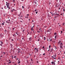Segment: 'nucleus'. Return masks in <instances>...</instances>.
<instances>
[{"instance_id":"f257e3e1","label":"nucleus","mask_w":65,"mask_h":65,"mask_svg":"<svg viewBox=\"0 0 65 65\" xmlns=\"http://www.w3.org/2000/svg\"><path fill=\"white\" fill-rule=\"evenodd\" d=\"M34 50L35 52H38V48L37 49L36 48H35Z\"/></svg>"},{"instance_id":"f03ea898","label":"nucleus","mask_w":65,"mask_h":65,"mask_svg":"<svg viewBox=\"0 0 65 65\" xmlns=\"http://www.w3.org/2000/svg\"><path fill=\"white\" fill-rule=\"evenodd\" d=\"M50 53H51V52H52L53 51V48H52L51 49V50H50Z\"/></svg>"},{"instance_id":"7ed1b4c3","label":"nucleus","mask_w":65,"mask_h":65,"mask_svg":"<svg viewBox=\"0 0 65 65\" xmlns=\"http://www.w3.org/2000/svg\"><path fill=\"white\" fill-rule=\"evenodd\" d=\"M50 31H51V29H50L48 30H47V32H50Z\"/></svg>"},{"instance_id":"20e7f679","label":"nucleus","mask_w":65,"mask_h":65,"mask_svg":"<svg viewBox=\"0 0 65 65\" xmlns=\"http://www.w3.org/2000/svg\"><path fill=\"white\" fill-rule=\"evenodd\" d=\"M4 23H5V22H4L3 23H2L1 25H4Z\"/></svg>"},{"instance_id":"39448f33","label":"nucleus","mask_w":65,"mask_h":65,"mask_svg":"<svg viewBox=\"0 0 65 65\" xmlns=\"http://www.w3.org/2000/svg\"><path fill=\"white\" fill-rule=\"evenodd\" d=\"M33 63V62H32V61H30V65H32V63Z\"/></svg>"},{"instance_id":"423d86ee","label":"nucleus","mask_w":65,"mask_h":65,"mask_svg":"<svg viewBox=\"0 0 65 65\" xmlns=\"http://www.w3.org/2000/svg\"><path fill=\"white\" fill-rule=\"evenodd\" d=\"M47 15L48 18H50V15L49 14H48Z\"/></svg>"},{"instance_id":"0eeeda50","label":"nucleus","mask_w":65,"mask_h":65,"mask_svg":"<svg viewBox=\"0 0 65 65\" xmlns=\"http://www.w3.org/2000/svg\"><path fill=\"white\" fill-rule=\"evenodd\" d=\"M20 62H20V60H18V64H20Z\"/></svg>"},{"instance_id":"6e6552de","label":"nucleus","mask_w":65,"mask_h":65,"mask_svg":"<svg viewBox=\"0 0 65 65\" xmlns=\"http://www.w3.org/2000/svg\"><path fill=\"white\" fill-rule=\"evenodd\" d=\"M60 45H61V46H62V45H63V44L62 43H60Z\"/></svg>"},{"instance_id":"1a4fd4ad","label":"nucleus","mask_w":65,"mask_h":65,"mask_svg":"<svg viewBox=\"0 0 65 65\" xmlns=\"http://www.w3.org/2000/svg\"><path fill=\"white\" fill-rule=\"evenodd\" d=\"M4 8H5V9H6L7 8L6 7V6H4Z\"/></svg>"},{"instance_id":"9d476101","label":"nucleus","mask_w":65,"mask_h":65,"mask_svg":"<svg viewBox=\"0 0 65 65\" xmlns=\"http://www.w3.org/2000/svg\"><path fill=\"white\" fill-rule=\"evenodd\" d=\"M6 23H8V24H9V22H8V21H7L6 22Z\"/></svg>"},{"instance_id":"9b49d317","label":"nucleus","mask_w":65,"mask_h":65,"mask_svg":"<svg viewBox=\"0 0 65 65\" xmlns=\"http://www.w3.org/2000/svg\"><path fill=\"white\" fill-rule=\"evenodd\" d=\"M60 47L61 49L62 48V47H63V46H62L60 45Z\"/></svg>"},{"instance_id":"f8f14e48","label":"nucleus","mask_w":65,"mask_h":65,"mask_svg":"<svg viewBox=\"0 0 65 65\" xmlns=\"http://www.w3.org/2000/svg\"><path fill=\"white\" fill-rule=\"evenodd\" d=\"M10 44V46H11V47H12V46H13L12 45V44Z\"/></svg>"},{"instance_id":"ddd939ff","label":"nucleus","mask_w":65,"mask_h":65,"mask_svg":"<svg viewBox=\"0 0 65 65\" xmlns=\"http://www.w3.org/2000/svg\"><path fill=\"white\" fill-rule=\"evenodd\" d=\"M59 43H61V41H60L59 42H58V44H59Z\"/></svg>"},{"instance_id":"4468645a","label":"nucleus","mask_w":65,"mask_h":65,"mask_svg":"<svg viewBox=\"0 0 65 65\" xmlns=\"http://www.w3.org/2000/svg\"><path fill=\"white\" fill-rule=\"evenodd\" d=\"M44 38V40H45L46 39V38H45V37H43Z\"/></svg>"},{"instance_id":"2eb2a0df","label":"nucleus","mask_w":65,"mask_h":65,"mask_svg":"<svg viewBox=\"0 0 65 65\" xmlns=\"http://www.w3.org/2000/svg\"><path fill=\"white\" fill-rule=\"evenodd\" d=\"M61 26V25H58V27H59V28H60V26Z\"/></svg>"},{"instance_id":"dca6fc26","label":"nucleus","mask_w":65,"mask_h":65,"mask_svg":"<svg viewBox=\"0 0 65 65\" xmlns=\"http://www.w3.org/2000/svg\"><path fill=\"white\" fill-rule=\"evenodd\" d=\"M0 42L1 43V44H3V42L2 41H0Z\"/></svg>"},{"instance_id":"f3484780","label":"nucleus","mask_w":65,"mask_h":65,"mask_svg":"<svg viewBox=\"0 0 65 65\" xmlns=\"http://www.w3.org/2000/svg\"><path fill=\"white\" fill-rule=\"evenodd\" d=\"M51 63L52 64H53L54 63V62H53V61H52V62Z\"/></svg>"},{"instance_id":"a211bd4d","label":"nucleus","mask_w":65,"mask_h":65,"mask_svg":"<svg viewBox=\"0 0 65 65\" xmlns=\"http://www.w3.org/2000/svg\"><path fill=\"white\" fill-rule=\"evenodd\" d=\"M55 39H56V38H57V35H56L55 36Z\"/></svg>"},{"instance_id":"6ab92c4d","label":"nucleus","mask_w":65,"mask_h":65,"mask_svg":"<svg viewBox=\"0 0 65 65\" xmlns=\"http://www.w3.org/2000/svg\"><path fill=\"white\" fill-rule=\"evenodd\" d=\"M31 31H33V27H31Z\"/></svg>"},{"instance_id":"aec40b11","label":"nucleus","mask_w":65,"mask_h":65,"mask_svg":"<svg viewBox=\"0 0 65 65\" xmlns=\"http://www.w3.org/2000/svg\"><path fill=\"white\" fill-rule=\"evenodd\" d=\"M18 51H20V48H18Z\"/></svg>"},{"instance_id":"412c9836","label":"nucleus","mask_w":65,"mask_h":65,"mask_svg":"<svg viewBox=\"0 0 65 65\" xmlns=\"http://www.w3.org/2000/svg\"><path fill=\"white\" fill-rule=\"evenodd\" d=\"M63 26H64L65 25V23H63L62 24Z\"/></svg>"},{"instance_id":"4be33fe9","label":"nucleus","mask_w":65,"mask_h":65,"mask_svg":"<svg viewBox=\"0 0 65 65\" xmlns=\"http://www.w3.org/2000/svg\"><path fill=\"white\" fill-rule=\"evenodd\" d=\"M54 57H55V58H56V54L55 55V56L54 55H53Z\"/></svg>"},{"instance_id":"5701e85b","label":"nucleus","mask_w":65,"mask_h":65,"mask_svg":"<svg viewBox=\"0 0 65 65\" xmlns=\"http://www.w3.org/2000/svg\"><path fill=\"white\" fill-rule=\"evenodd\" d=\"M35 11L36 12V11H37V9H35Z\"/></svg>"},{"instance_id":"b1692460","label":"nucleus","mask_w":65,"mask_h":65,"mask_svg":"<svg viewBox=\"0 0 65 65\" xmlns=\"http://www.w3.org/2000/svg\"><path fill=\"white\" fill-rule=\"evenodd\" d=\"M0 45H1V46H2V44H0Z\"/></svg>"},{"instance_id":"393cba45","label":"nucleus","mask_w":65,"mask_h":65,"mask_svg":"<svg viewBox=\"0 0 65 65\" xmlns=\"http://www.w3.org/2000/svg\"><path fill=\"white\" fill-rule=\"evenodd\" d=\"M22 8L23 9H24V6H22Z\"/></svg>"},{"instance_id":"a878e982","label":"nucleus","mask_w":65,"mask_h":65,"mask_svg":"<svg viewBox=\"0 0 65 65\" xmlns=\"http://www.w3.org/2000/svg\"><path fill=\"white\" fill-rule=\"evenodd\" d=\"M31 38H32L31 37H30V38H29V40H31Z\"/></svg>"},{"instance_id":"bb28decb","label":"nucleus","mask_w":65,"mask_h":65,"mask_svg":"<svg viewBox=\"0 0 65 65\" xmlns=\"http://www.w3.org/2000/svg\"><path fill=\"white\" fill-rule=\"evenodd\" d=\"M45 54L44 53V54H43V56H45Z\"/></svg>"},{"instance_id":"cd10ccee","label":"nucleus","mask_w":65,"mask_h":65,"mask_svg":"<svg viewBox=\"0 0 65 65\" xmlns=\"http://www.w3.org/2000/svg\"><path fill=\"white\" fill-rule=\"evenodd\" d=\"M53 65H55V63L54 62V63H53Z\"/></svg>"},{"instance_id":"c85d7f7f","label":"nucleus","mask_w":65,"mask_h":65,"mask_svg":"<svg viewBox=\"0 0 65 65\" xmlns=\"http://www.w3.org/2000/svg\"><path fill=\"white\" fill-rule=\"evenodd\" d=\"M63 11H65V9H63Z\"/></svg>"},{"instance_id":"c756f323","label":"nucleus","mask_w":65,"mask_h":65,"mask_svg":"<svg viewBox=\"0 0 65 65\" xmlns=\"http://www.w3.org/2000/svg\"><path fill=\"white\" fill-rule=\"evenodd\" d=\"M50 41H52V39H51L50 40Z\"/></svg>"},{"instance_id":"7c9ffc66","label":"nucleus","mask_w":65,"mask_h":65,"mask_svg":"<svg viewBox=\"0 0 65 65\" xmlns=\"http://www.w3.org/2000/svg\"><path fill=\"white\" fill-rule=\"evenodd\" d=\"M7 8H8V7H9V5H7Z\"/></svg>"},{"instance_id":"2f4dec72","label":"nucleus","mask_w":65,"mask_h":65,"mask_svg":"<svg viewBox=\"0 0 65 65\" xmlns=\"http://www.w3.org/2000/svg\"><path fill=\"white\" fill-rule=\"evenodd\" d=\"M56 35V33L55 32L54 33V35Z\"/></svg>"},{"instance_id":"473e14b6","label":"nucleus","mask_w":65,"mask_h":65,"mask_svg":"<svg viewBox=\"0 0 65 65\" xmlns=\"http://www.w3.org/2000/svg\"><path fill=\"white\" fill-rule=\"evenodd\" d=\"M49 48H51V45H50L49 46Z\"/></svg>"},{"instance_id":"72a5a7b5","label":"nucleus","mask_w":65,"mask_h":65,"mask_svg":"<svg viewBox=\"0 0 65 65\" xmlns=\"http://www.w3.org/2000/svg\"><path fill=\"white\" fill-rule=\"evenodd\" d=\"M55 15V13H54L53 14V16Z\"/></svg>"},{"instance_id":"f704fd0d","label":"nucleus","mask_w":65,"mask_h":65,"mask_svg":"<svg viewBox=\"0 0 65 65\" xmlns=\"http://www.w3.org/2000/svg\"><path fill=\"white\" fill-rule=\"evenodd\" d=\"M50 4H51V3H49V5H50Z\"/></svg>"},{"instance_id":"c9c22d12","label":"nucleus","mask_w":65,"mask_h":65,"mask_svg":"<svg viewBox=\"0 0 65 65\" xmlns=\"http://www.w3.org/2000/svg\"><path fill=\"white\" fill-rule=\"evenodd\" d=\"M13 30H14V28H13Z\"/></svg>"},{"instance_id":"e433bc0d","label":"nucleus","mask_w":65,"mask_h":65,"mask_svg":"<svg viewBox=\"0 0 65 65\" xmlns=\"http://www.w3.org/2000/svg\"><path fill=\"white\" fill-rule=\"evenodd\" d=\"M4 54L5 55V54H6V53H5V52H4Z\"/></svg>"},{"instance_id":"4c0bfd02","label":"nucleus","mask_w":65,"mask_h":65,"mask_svg":"<svg viewBox=\"0 0 65 65\" xmlns=\"http://www.w3.org/2000/svg\"><path fill=\"white\" fill-rule=\"evenodd\" d=\"M48 49H49V50H50L51 49V48H48Z\"/></svg>"},{"instance_id":"58836bf2","label":"nucleus","mask_w":65,"mask_h":65,"mask_svg":"<svg viewBox=\"0 0 65 65\" xmlns=\"http://www.w3.org/2000/svg\"><path fill=\"white\" fill-rule=\"evenodd\" d=\"M14 58H16V56H14Z\"/></svg>"},{"instance_id":"ea45409f","label":"nucleus","mask_w":65,"mask_h":65,"mask_svg":"<svg viewBox=\"0 0 65 65\" xmlns=\"http://www.w3.org/2000/svg\"><path fill=\"white\" fill-rule=\"evenodd\" d=\"M13 2H14L15 1V0H13Z\"/></svg>"},{"instance_id":"a19ab883","label":"nucleus","mask_w":65,"mask_h":65,"mask_svg":"<svg viewBox=\"0 0 65 65\" xmlns=\"http://www.w3.org/2000/svg\"><path fill=\"white\" fill-rule=\"evenodd\" d=\"M11 57H12V58L13 59V56H11Z\"/></svg>"},{"instance_id":"79ce46f5","label":"nucleus","mask_w":65,"mask_h":65,"mask_svg":"<svg viewBox=\"0 0 65 65\" xmlns=\"http://www.w3.org/2000/svg\"><path fill=\"white\" fill-rule=\"evenodd\" d=\"M27 16H28L29 15V14H27Z\"/></svg>"},{"instance_id":"37998d69","label":"nucleus","mask_w":65,"mask_h":65,"mask_svg":"<svg viewBox=\"0 0 65 65\" xmlns=\"http://www.w3.org/2000/svg\"><path fill=\"white\" fill-rule=\"evenodd\" d=\"M37 63H39V62H38V61H37Z\"/></svg>"},{"instance_id":"c03bdc74","label":"nucleus","mask_w":65,"mask_h":65,"mask_svg":"<svg viewBox=\"0 0 65 65\" xmlns=\"http://www.w3.org/2000/svg\"><path fill=\"white\" fill-rule=\"evenodd\" d=\"M44 48V46H43V48Z\"/></svg>"},{"instance_id":"a18cd8bd","label":"nucleus","mask_w":65,"mask_h":65,"mask_svg":"<svg viewBox=\"0 0 65 65\" xmlns=\"http://www.w3.org/2000/svg\"><path fill=\"white\" fill-rule=\"evenodd\" d=\"M8 4V5H9V4H9V3H8L7 4Z\"/></svg>"},{"instance_id":"49530a36","label":"nucleus","mask_w":65,"mask_h":65,"mask_svg":"<svg viewBox=\"0 0 65 65\" xmlns=\"http://www.w3.org/2000/svg\"><path fill=\"white\" fill-rule=\"evenodd\" d=\"M51 57L52 58H53L54 59V57L53 56H52Z\"/></svg>"},{"instance_id":"de8ad7c7","label":"nucleus","mask_w":65,"mask_h":65,"mask_svg":"<svg viewBox=\"0 0 65 65\" xmlns=\"http://www.w3.org/2000/svg\"><path fill=\"white\" fill-rule=\"evenodd\" d=\"M35 4H36L37 3H36V2H35Z\"/></svg>"},{"instance_id":"09e8293b","label":"nucleus","mask_w":65,"mask_h":65,"mask_svg":"<svg viewBox=\"0 0 65 65\" xmlns=\"http://www.w3.org/2000/svg\"><path fill=\"white\" fill-rule=\"evenodd\" d=\"M18 53H20V51H18Z\"/></svg>"},{"instance_id":"8fccbe9b","label":"nucleus","mask_w":65,"mask_h":65,"mask_svg":"<svg viewBox=\"0 0 65 65\" xmlns=\"http://www.w3.org/2000/svg\"><path fill=\"white\" fill-rule=\"evenodd\" d=\"M8 21H9V22L10 21V19H9V20H8Z\"/></svg>"},{"instance_id":"3c124183","label":"nucleus","mask_w":65,"mask_h":65,"mask_svg":"<svg viewBox=\"0 0 65 65\" xmlns=\"http://www.w3.org/2000/svg\"><path fill=\"white\" fill-rule=\"evenodd\" d=\"M36 14H37V12H36Z\"/></svg>"},{"instance_id":"603ef678","label":"nucleus","mask_w":65,"mask_h":65,"mask_svg":"<svg viewBox=\"0 0 65 65\" xmlns=\"http://www.w3.org/2000/svg\"><path fill=\"white\" fill-rule=\"evenodd\" d=\"M17 35H19V33H17Z\"/></svg>"},{"instance_id":"864d4df0","label":"nucleus","mask_w":65,"mask_h":65,"mask_svg":"<svg viewBox=\"0 0 65 65\" xmlns=\"http://www.w3.org/2000/svg\"><path fill=\"white\" fill-rule=\"evenodd\" d=\"M31 60L32 61H33V60L32 59H31Z\"/></svg>"},{"instance_id":"5fc2aeb1","label":"nucleus","mask_w":65,"mask_h":65,"mask_svg":"<svg viewBox=\"0 0 65 65\" xmlns=\"http://www.w3.org/2000/svg\"><path fill=\"white\" fill-rule=\"evenodd\" d=\"M61 33H62L63 32H62V31H61Z\"/></svg>"},{"instance_id":"6e6d98bb","label":"nucleus","mask_w":65,"mask_h":65,"mask_svg":"<svg viewBox=\"0 0 65 65\" xmlns=\"http://www.w3.org/2000/svg\"><path fill=\"white\" fill-rule=\"evenodd\" d=\"M8 8H9V9H10V8L9 7Z\"/></svg>"},{"instance_id":"4d7b16f0","label":"nucleus","mask_w":65,"mask_h":65,"mask_svg":"<svg viewBox=\"0 0 65 65\" xmlns=\"http://www.w3.org/2000/svg\"><path fill=\"white\" fill-rule=\"evenodd\" d=\"M56 15H57V14L56 13Z\"/></svg>"},{"instance_id":"13d9d810","label":"nucleus","mask_w":65,"mask_h":65,"mask_svg":"<svg viewBox=\"0 0 65 65\" xmlns=\"http://www.w3.org/2000/svg\"><path fill=\"white\" fill-rule=\"evenodd\" d=\"M11 61H10L9 62V63H11Z\"/></svg>"},{"instance_id":"bf43d9fd","label":"nucleus","mask_w":65,"mask_h":65,"mask_svg":"<svg viewBox=\"0 0 65 65\" xmlns=\"http://www.w3.org/2000/svg\"><path fill=\"white\" fill-rule=\"evenodd\" d=\"M58 45H60V44L59 43V44H58Z\"/></svg>"},{"instance_id":"052dcab7","label":"nucleus","mask_w":65,"mask_h":65,"mask_svg":"<svg viewBox=\"0 0 65 65\" xmlns=\"http://www.w3.org/2000/svg\"><path fill=\"white\" fill-rule=\"evenodd\" d=\"M38 41H39V40L38 39Z\"/></svg>"},{"instance_id":"680f3d73","label":"nucleus","mask_w":65,"mask_h":65,"mask_svg":"<svg viewBox=\"0 0 65 65\" xmlns=\"http://www.w3.org/2000/svg\"><path fill=\"white\" fill-rule=\"evenodd\" d=\"M11 40H12V41H13V39H12Z\"/></svg>"},{"instance_id":"e2e57ef3","label":"nucleus","mask_w":65,"mask_h":65,"mask_svg":"<svg viewBox=\"0 0 65 65\" xmlns=\"http://www.w3.org/2000/svg\"><path fill=\"white\" fill-rule=\"evenodd\" d=\"M22 40H23V39H24V38H22Z\"/></svg>"},{"instance_id":"0e129e2a","label":"nucleus","mask_w":65,"mask_h":65,"mask_svg":"<svg viewBox=\"0 0 65 65\" xmlns=\"http://www.w3.org/2000/svg\"><path fill=\"white\" fill-rule=\"evenodd\" d=\"M59 9H60V8H59Z\"/></svg>"},{"instance_id":"69168bd1","label":"nucleus","mask_w":65,"mask_h":65,"mask_svg":"<svg viewBox=\"0 0 65 65\" xmlns=\"http://www.w3.org/2000/svg\"><path fill=\"white\" fill-rule=\"evenodd\" d=\"M20 22H21L22 23V22H23L22 21H20Z\"/></svg>"},{"instance_id":"338daca9","label":"nucleus","mask_w":65,"mask_h":65,"mask_svg":"<svg viewBox=\"0 0 65 65\" xmlns=\"http://www.w3.org/2000/svg\"><path fill=\"white\" fill-rule=\"evenodd\" d=\"M37 32H39H39H40V31H38Z\"/></svg>"},{"instance_id":"774afa93","label":"nucleus","mask_w":65,"mask_h":65,"mask_svg":"<svg viewBox=\"0 0 65 65\" xmlns=\"http://www.w3.org/2000/svg\"><path fill=\"white\" fill-rule=\"evenodd\" d=\"M57 15H59V14H57Z\"/></svg>"}]
</instances>
